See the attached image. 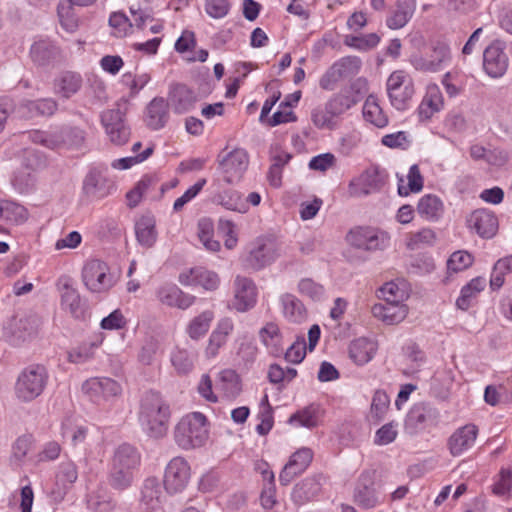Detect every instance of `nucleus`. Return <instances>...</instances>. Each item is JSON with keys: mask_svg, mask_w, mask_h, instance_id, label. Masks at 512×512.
<instances>
[{"mask_svg": "<svg viewBox=\"0 0 512 512\" xmlns=\"http://www.w3.org/2000/svg\"><path fill=\"white\" fill-rule=\"evenodd\" d=\"M170 408L162 396L154 391L145 393L138 414L142 430L151 438L160 439L168 431Z\"/></svg>", "mask_w": 512, "mask_h": 512, "instance_id": "1", "label": "nucleus"}, {"mask_svg": "<svg viewBox=\"0 0 512 512\" xmlns=\"http://www.w3.org/2000/svg\"><path fill=\"white\" fill-rule=\"evenodd\" d=\"M208 420L200 412L183 416L174 428V440L184 450L202 447L208 440Z\"/></svg>", "mask_w": 512, "mask_h": 512, "instance_id": "2", "label": "nucleus"}, {"mask_svg": "<svg viewBox=\"0 0 512 512\" xmlns=\"http://www.w3.org/2000/svg\"><path fill=\"white\" fill-rule=\"evenodd\" d=\"M386 92L389 102L397 111L411 108L415 95V84L412 76L405 70L393 71L386 80Z\"/></svg>", "mask_w": 512, "mask_h": 512, "instance_id": "3", "label": "nucleus"}, {"mask_svg": "<svg viewBox=\"0 0 512 512\" xmlns=\"http://www.w3.org/2000/svg\"><path fill=\"white\" fill-rule=\"evenodd\" d=\"M346 242L353 248L364 252L383 251L390 245V234L378 227L357 226L349 230Z\"/></svg>", "mask_w": 512, "mask_h": 512, "instance_id": "4", "label": "nucleus"}, {"mask_svg": "<svg viewBox=\"0 0 512 512\" xmlns=\"http://www.w3.org/2000/svg\"><path fill=\"white\" fill-rule=\"evenodd\" d=\"M46 381L44 367L32 365L25 368L19 374L15 384L16 397L23 402L34 400L43 392Z\"/></svg>", "mask_w": 512, "mask_h": 512, "instance_id": "5", "label": "nucleus"}, {"mask_svg": "<svg viewBox=\"0 0 512 512\" xmlns=\"http://www.w3.org/2000/svg\"><path fill=\"white\" fill-rule=\"evenodd\" d=\"M362 67V61L357 56H345L335 61L322 75L319 86L326 91H332L344 79L356 76Z\"/></svg>", "mask_w": 512, "mask_h": 512, "instance_id": "6", "label": "nucleus"}, {"mask_svg": "<svg viewBox=\"0 0 512 512\" xmlns=\"http://www.w3.org/2000/svg\"><path fill=\"white\" fill-rule=\"evenodd\" d=\"M82 280L87 289L93 293L107 292L115 284L107 264L98 259H92L85 263L82 269Z\"/></svg>", "mask_w": 512, "mask_h": 512, "instance_id": "7", "label": "nucleus"}, {"mask_svg": "<svg viewBox=\"0 0 512 512\" xmlns=\"http://www.w3.org/2000/svg\"><path fill=\"white\" fill-rule=\"evenodd\" d=\"M280 255L277 241L271 237L257 238L245 259L246 265L253 270H260L273 263Z\"/></svg>", "mask_w": 512, "mask_h": 512, "instance_id": "8", "label": "nucleus"}, {"mask_svg": "<svg viewBox=\"0 0 512 512\" xmlns=\"http://www.w3.org/2000/svg\"><path fill=\"white\" fill-rule=\"evenodd\" d=\"M451 61V52L447 45L438 44L423 54H414L410 58L412 67L420 72L436 73Z\"/></svg>", "mask_w": 512, "mask_h": 512, "instance_id": "9", "label": "nucleus"}, {"mask_svg": "<svg viewBox=\"0 0 512 512\" xmlns=\"http://www.w3.org/2000/svg\"><path fill=\"white\" fill-rule=\"evenodd\" d=\"M219 168L223 174V179L227 184L238 182L249 164V156L246 150L235 148L225 156H219Z\"/></svg>", "mask_w": 512, "mask_h": 512, "instance_id": "10", "label": "nucleus"}, {"mask_svg": "<svg viewBox=\"0 0 512 512\" xmlns=\"http://www.w3.org/2000/svg\"><path fill=\"white\" fill-rule=\"evenodd\" d=\"M190 466L183 457H174L166 466L164 487L170 494L183 491L190 480Z\"/></svg>", "mask_w": 512, "mask_h": 512, "instance_id": "11", "label": "nucleus"}, {"mask_svg": "<svg viewBox=\"0 0 512 512\" xmlns=\"http://www.w3.org/2000/svg\"><path fill=\"white\" fill-rule=\"evenodd\" d=\"M101 122L109 140L118 146L124 145L130 137V128L120 108L110 109L101 114Z\"/></svg>", "mask_w": 512, "mask_h": 512, "instance_id": "12", "label": "nucleus"}, {"mask_svg": "<svg viewBox=\"0 0 512 512\" xmlns=\"http://www.w3.org/2000/svg\"><path fill=\"white\" fill-rule=\"evenodd\" d=\"M257 302V287L254 281L245 276H236L233 283L232 307L238 312L252 309Z\"/></svg>", "mask_w": 512, "mask_h": 512, "instance_id": "13", "label": "nucleus"}, {"mask_svg": "<svg viewBox=\"0 0 512 512\" xmlns=\"http://www.w3.org/2000/svg\"><path fill=\"white\" fill-rule=\"evenodd\" d=\"M57 287L61 296L62 309L76 319L83 318L86 306L74 287L73 280L68 276H62L57 281Z\"/></svg>", "mask_w": 512, "mask_h": 512, "instance_id": "14", "label": "nucleus"}, {"mask_svg": "<svg viewBox=\"0 0 512 512\" xmlns=\"http://www.w3.org/2000/svg\"><path fill=\"white\" fill-rule=\"evenodd\" d=\"M385 179L386 175L383 170L378 167H370L350 182L349 193L354 197L366 196L380 190Z\"/></svg>", "mask_w": 512, "mask_h": 512, "instance_id": "15", "label": "nucleus"}, {"mask_svg": "<svg viewBox=\"0 0 512 512\" xmlns=\"http://www.w3.org/2000/svg\"><path fill=\"white\" fill-rule=\"evenodd\" d=\"M501 41L492 42L483 52V68L492 78L502 77L509 65V59Z\"/></svg>", "mask_w": 512, "mask_h": 512, "instance_id": "16", "label": "nucleus"}, {"mask_svg": "<svg viewBox=\"0 0 512 512\" xmlns=\"http://www.w3.org/2000/svg\"><path fill=\"white\" fill-rule=\"evenodd\" d=\"M83 392L95 402L107 401L121 393L120 385L111 378L94 377L86 380L82 385Z\"/></svg>", "mask_w": 512, "mask_h": 512, "instance_id": "17", "label": "nucleus"}, {"mask_svg": "<svg viewBox=\"0 0 512 512\" xmlns=\"http://www.w3.org/2000/svg\"><path fill=\"white\" fill-rule=\"evenodd\" d=\"M155 295L162 305L180 310L188 309L196 301L194 295L182 291L176 284L172 283L160 285L156 289Z\"/></svg>", "mask_w": 512, "mask_h": 512, "instance_id": "18", "label": "nucleus"}, {"mask_svg": "<svg viewBox=\"0 0 512 512\" xmlns=\"http://www.w3.org/2000/svg\"><path fill=\"white\" fill-rule=\"evenodd\" d=\"M178 281L183 286L201 287L207 291L216 290L220 284V278L216 272L200 266L181 272Z\"/></svg>", "mask_w": 512, "mask_h": 512, "instance_id": "19", "label": "nucleus"}, {"mask_svg": "<svg viewBox=\"0 0 512 512\" xmlns=\"http://www.w3.org/2000/svg\"><path fill=\"white\" fill-rule=\"evenodd\" d=\"M313 459V451L302 447L295 451L279 474V482L283 486L289 485L292 480L302 474Z\"/></svg>", "mask_w": 512, "mask_h": 512, "instance_id": "20", "label": "nucleus"}, {"mask_svg": "<svg viewBox=\"0 0 512 512\" xmlns=\"http://www.w3.org/2000/svg\"><path fill=\"white\" fill-rule=\"evenodd\" d=\"M21 164L27 170L25 172H18L13 178V183L21 191L28 189L33 184L32 172H36L45 166L44 157L32 148H26L22 154Z\"/></svg>", "mask_w": 512, "mask_h": 512, "instance_id": "21", "label": "nucleus"}, {"mask_svg": "<svg viewBox=\"0 0 512 512\" xmlns=\"http://www.w3.org/2000/svg\"><path fill=\"white\" fill-rule=\"evenodd\" d=\"M165 496L159 480L154 477L147 478L141 487L139 506L143 512H157L163 507Z\"/></svg>", "mask_w": 512, "mask_h": 512, "instance_id": "22", "label": "nucleus"}, {"mask_svg": "<svg viewBox=\"0 0 512 512\" xmlns=\"http://www.w3.org/2000/svg\"><path fill=\"white\" fill-rule=\"evenodd\" d=\"M115 189L114 182L97 169L89 171L83 181L84 194L93 200L103 199L111 195Z\"/></svg>", "mask_w": 512, "mask_h": 512, "instance_id": "23", "label": "nucleus"}, {"mask_svg": "<svg viewBox=\"0 0 512 512\" xmlns=\"http://www.w3.org/2000/svg\"><path fill=\"white\" fill-rule=\"evenodd\" d=\"M478 432V427L474 424H466L457 428L447 440L450 454L458 457L471 449L476 442Z\"/></svg>", "mask_w": 512, "mask_h": 512, "instance_id": "24", "label": "nucleus"}, {"mask_svg": "<svg viewBox=\"0 0 512 512\" xmlns=\"http://www.w3.org/2000/svg\"><path fill=\"white\" fill-rule=\"evenodd\" d=\"M444 108V98L438 85L429 84L425 94L416 109L420 122L429 121L436 113Z\"/></svg>", "mask_w": 512, "mask_h": 512, "instance_id": "25", "label": "nucleus"}, {"mask_svg": "<svg viewBox=\"0 0 512 512\" xmlns=\"http://www.w3.org/2000/svg\"><path fill=\"white\" fill-rule=\"evenodd\" d=\"M468 227L480 237L490 239L498 230V220L492 211L478 209L473 211L467 219Z\"/></svg>", "mask_w": 512, "mask_h": 512, "instance_id": "26", "label": "nucleus"}, {"mask_svg": "<svg viewBox=\"0 0 512 512\" xmlns=\"http://www.w3.org/2000/svg\"><path fill=\"white\" fill-rule=\"evenodd\" d=\"M371 313L386 325H396L406 318L408 307L405 304L390 302L376 303L372 306Z\"/></svg>", "mask_w": 512, "mask_h": 512, "instance_id": "27", "label": "nucleus"}, {"mask_svg": "<svg viewBox=\"0 0 512 512\" xmlns=\"http://www.w3.org/2000/svg\"><path fill=\"white\" fill-rule=\"evenodd\" d=\"M325 410L320 404L312 403L299 409L289 418V423L295 427L315 428L322 423Z\"/></svg>", "mask_w": 512, "mask_h": 512, "instance_id": "28", "label": "nucleus"}, {"mask_svg": "<svg viewBox=\"0 0 512 512\" xmlns=\"http://www.w3.org/2000/svg\"><path fill=\"white\" fill-rule=\"evenodd\" d=\"M196 100V96L191 89L186 85L178 84L170 90L167 103L174 113L183 114L194 107Z\"/></svg>", "mask_w": 512, "mask_h": 512, "instance_id": "29", "label": "nucleus"}, {"mask_svg": "<svg viewBox=\"0 0 512 512\" xmlns=\"http://www.w3.org/2000/svg\"><path fill=\"white\" fill-rule=\"evenodd\" d=\"M283 317L290 323L300 324L307 319V310L302 301L291 293L279 297Z\"/></svg>", "mask_w": 512, "mask_h": 512, "instance_id": "30", "label": "nucleus"}, {"mask_svg": "<svg viewBox=\"0 0 512 512\" xmlns=\"http://www.w3.org/2000/svg\"><path fill=\"white\" fill-rule=\"evenodd\" d=\"M377 349L376 341L366 337H360L350 343L349 357L356 365L362 366L373 359Z\"/></svg>", "mask_w": 512, "mask_h": 512, "instance_id": "31", "label": "nucleus"}, {"mask_svg": "<svg viewBox=\"0 0 512 512\" xmlns=\"http://www.w3.org/2000/svg\"><path fill=\"white\" fill-rule=\"evenodd\" d=\"M57 107V102L52 98L26 100L19 105L17 112L25 118L51 116L56 112Z\"/></svg>", "mask_w": 512, "mask_h": 512, "instance_id": "32", "label": "nucleus"}, {"mask_svg": "<svg viewBox=\"0 0 512 512\" xmlns=\"http://www.w3.org/2000/svg\"><path fill=\"white\" fill-rule=\"evenodd\" d=\"M416 210L425 221L437 222L444 214V204L438 196L425 194L418 200Z\"/></svg>", "mask_w": 512, "mask_h": 512, "instance_id": "33", "label": "nucleus"}, {"mask_svg": "<svg viewBox=\"0 0 512 512\" xmlns=\"http://www.w3.org/2000/svg\"><path fill=\"white\" fill-rule=\"evenodd\" d=\"M140 464L141 454L133 445L122 443L114 450L111 465L138 470Z\"/></svg>", "mask_w": 512, "mask_h": 512, "instance_id": "34", "label": "nucleus"}, {"mask_svg": "<svg viewBox=\"0 0 512 512\" xmlns=\"http://www.w3.org/2000/svg\"><path fill=\"white\" fill-rule=\"evenodd\" d=\"M82 82L80 74L66 71L55 78L53 91L56 95L68 99L81 89Z\"/></svg>", "mask_w": 512, "mask_h": 512, "instance_id": "35", "label": "nucleus"}, {"mask_svg": "<svg viewBox=\"0 0 512 512\" xmlns=\"http://www.w3.org/2000/svg\"><path fill=\"white\" fill-rule=\"evenodd\" d=\"M216 387L227 400L236 399L242 391L240 377L232 369H224L218 373Z\"/></svg>", "mask_w": 512, "mask_h": 512, "instance_id": "36", "label": "nucleus"}, {"mask_svg": "<svg viewBox=\"0 0 512 512\" xmlns=\"http://www.w3.org/2000/svg\"><path fill=\"white\" fill-rule=\"evenodd\" d=\"M439 412L428 403L415 404L408 413L407 423L415 429H422L438 419Z\"/></svg>", "mask_w": 512, "mask_h": 512, "instance_id": "37", "label": "nucleus"}, {"mask_svg": "<svg viewBox=\"0 0 512 512\" xmlns=\"http://www.w3.org/2000/svg\"><path fill=\"white\" fill-rule=\"evenodd\" d=\"M168 106L162 97L151 100L146 108V123L149 128L159 130L165 126L169 118Z\"/></svg>", "mask_w": 512, "mask_h": 512, "instance_id": "38", "label": "nucleus"}, {"mask_svg": "<svg viewBox=\"0 0 512 512\" xmlns=\"http://www.w3.org/2000/svg\"><path fill=\"white\" fill-rule=\"evenodd\" d=\"M135 235L141 246L151 248L157 240L155 217L151 214L142 215L135 222Z\"/></svg>", "mask_w": 512, "mask_h": 512, "instance_id": "39", "label": "nucleus"}, {"mask_svg": "<svg viewBox=\"0 0 512 512\" xmlns=\"http://www.w3.org/2000/svg\"><path fill=\"white\" fill-rule=\"evenodd\" d=\"M415 9V0H398L395 9L386 19V25L393 30L404 27L412 18Z\"/></svg>", "mask_w": 512, "mask_h": 512, "instance_id": "40", "label": "nucleus"}, {"mask_svg": "<svg viewBox=\"0 0 512 512\" xmlns=\"http://www.w3.org/2000/svg\"><path fill=\"white\" fill-rule=\"evenodd\" d=\"M354 501L361 507L370 509L375 507L379 500L369 475H361L354 492Z\"/></svg>", "mask_w": 512, "mask_h": 512, "instance_id": "41", "label": "nucleus"}, {"mask_svg": "<svg viewBox=\"0 0 512 512\" xmlns=\"http://www.w3.org/2000/svg\"><path fill=\"white\" fill-rule=\"evenodd\" d=\"M60 53L59 48L50 40L42 39L33 43L30 56L38 65H46L56 59Z\"/></svg>", "mask_w": 512, "mask_h": 512, "instance_id": "42", "label": "nucleus"}, {"mask_svg": "<svg viewBox=\"0 0 512 512\" xmlns=\"http://www.w3.org/2000/svg\"><path fill=\"white\" fill-rule=\"evenodd\" d=\"M486 287V279L484 277L473 278L469 283L462 287L460 295L456 300V306L460 310H468L473 300Z\"/></svg>", "mask_w": 512, "mask_h": 512, "instance_id": "43", "label": "nucleus"}, {"mask_svg": "<svg viewBox=\"0 0 512 512\" xmlns=\"http://www.w3.org/2000/svg\"><path fill=\"white\" fill-rule=\"evenodd\" d=\"M214 317L215 315L212 310H205L199 315L193 317L186 326L187 335L192 340H199L203 338L209 331Z\"/></svg>", "mask_w": 512, "mask_h": 512, "instance_id": "44", "label": "nucleus"}, {"mask_svg": "<svg viewBox=\"0 0 512 512\" xmlns=\"http://www.w3.org/2000/svg\"><path fill=\"white\" fill-rule=\"evenodd\" d=\"M259 337L271 354L279 355L282 352V335L276 323H267L261 328Z\"/></svg>", "mask_w": 512, "mask_h": 512, "instance_id": "45", "label": "nucleus"}, {"mask_svg": "<svg viewBox=\"0 0 512 512\" xmlns=\"http://www.w3.org/2000/svg\"><path fill=\"white\" fill-rule=\"evenodd\" d=\"M39 329V319L34 316L21 318L13 331L12 337L16 344L29 341L37 336Z\"/></svg>", "mask_w": 512, "mask_h": 512, "instance_id": "46", "label": "nucleus"}, {"mask_svg": "<svg viewBox=\"0 0 512 512\" xmlns=\"http://www.w3.org/2000/svg\"><path fill=\"white\" fill-rule=\"evenodd\" d=\"M196 355L185 348L175 347L170 355V361L179 375H186L194 369Z\"/></svg>", "mask_w": 512, "mask_h": 512, "instance_id": "47", "label": "nucleus"}, {"mask_svg": "<svg viewBox=\"0 0 512 512\" xmlns=\"http://www.w3.org/2000/svg\"><path fill=\"white\" fill-rule=\"evenodd\" d=\"M21 137L50 149H56L64 143V135L62 131L46 132L35 130L25 132Z\"/></svg>", "mask_w": 512, "mask_h": 512, "instance_id": "48", "label": "nucleus"}, {"mask_svg": "<svg viewBox=\"0 0 512 512\" xmlns=\"http://www.w3.org/2000/svg\"><path fill=\"white\" fill-rule=\"evenodd\" d=\"M28 219L27 209L15 202L0 200V220L10 224H21Z\"/></svg>", "mask_w": 512, "mask_h": 512, "instance_id": "49", "label": "nucleus"}, {"mask_svg": "<svg viewBox=\"0 0 512 512\" xmlns=\"http://www.w3.org/2000/svg\"><path fill=\"white\" fill-rule=\"evenodd\" d=\"M362 113L367 122H370L378 128H384L389 123L388 117L374 96L367 97L363 105Z\"/></svg>", "mask_w": 512, "mask_h": 512, "instance_id": "50", "label": "nucleus"}, {"mask_svg": "<svg viewBox=\"0 0 512 512\" xmlns=\"http://www.w3.org/2000/svg\"><path fill=\"white\" fill-rule=\"evenodd\" d=\"M407 180L408 182L406 184L403 177H398V194L400 196L406 197L411 193H418L423 189L424 179L417 164L410 167Z\"/></svg>", "mask_w": 512, "mask_h": 512, "instance_id": "51", "label": "nucleus"}, {"mask_svg": "<svg viewBox=\"0 0 512 512\" xmlns=\"http://www.w3.org/2000/svg\"><path fill=\"white\" fill-rule=\"evenodd\" d=\"M136 471L137 470L111 465L109 471L110 486L119 491L128 489L134 481Z\"/></svg>", "mask_w": 512, "mask_h": 512, "instance_id": "52", "label": "nucleus"}, {"mask_svg": "<svg viewBox=\"0 0 512 512\" xmlns=\"http://www.w3.org/2000/svg\"><path fill=\"white\" fill-rule=\"evenodd\" d=\"M378 297L383 299L384 302L404 304V301L408 298V293L404 285L390 281L379 288Z\"/></svg>", "mask_w": 512, "mask_h": 512, "instance_id": "53", "label": "nucleus"}, {"mask_svg": "<svg viewBox=\"0 0 512 512\" xmlns=\"http://www.w3.org/2000/svg\"><path fill=\"white\" fill-rule=\"evenodd\" d=\"M356 103L357 100L351 93L341 91L333 94L326 102V105L331 109L332 114H335L338 118L355 106Z\"/></svg>", "mask_w": 512, "mask_h": 512, "instance_id": "54", "label": "nucleus"}, {"mask_svg": "<svg viewBox=\"0 0 512 512\" xmlns=\"http://www.w3.org/2000/svg\"><path fill=\"white\" fill-rule=\"evenodd\" d=\"M436 241V233L431 228H422L419 231L411 232L407 236L406 246L410 250H418L432 246Z\"/></svg>", "mask_w": 512, "mask_h": 512, "instance_id": "55", "label": "nucleus"}, {"mask_svg": "<svg viewBox=\"0 0 512 512\" xmlns=\"http://www.w3.org/2000/svg\"><path fill=\"white\" fill-rule=\"evenodd\" d=\"M311 120L318 129L333 130L337 126V116L332 114L326 103L313 109Z\"/></svg>", "mask_w": 512, "mask_h": 512, "instance_id": "56", "label": "nucleus"}, {"mask_svg": "<svg viewBox=\"0 0 512 512\" xmlns=\"http://www.w3.org/2000/svg\"><path fill=\"white\" fill-rule=\"evenodd\" d=\"M198 237L203 246L211 252H217L220 249V243L213 239L214 225L208 218L200 219L198 222Z\"/></svg>", "mask_w": 512, "mask_h": 512, "instance_id": "57", "label": "nucleus"}, {"mask_svg": "<svg viewBox=\"0 0 512 512\" xmlns=\"http://www.w3.org/2000/svg\"><path fill=\"white\" fill-rule=\"evenodd\" d=\"M318 491V484L315 480L306 478L297 483L292 490V500L297 504H303L312 498Z\"/></svg>", "mask_w": 512, "mask_h": 512, "instance_id": "58", "label": "nucleus"}, {"mask_svg": "<svg viewBox=\"0 0 512 512\" xmlns=\"http://www.w3.org/2000/svg\"><path fill=\"white\" fill-rule=\"evenodd\" d=\"M390 405V398L387 393L383 390L375 391L371 408H370V416L376 422H380L384 419Z\"/></svg>", "mask_w": 512, "mask_h": 512, "instance_id": "59", "label": "nucleus"}, {"mask_svg": "<svg viewBox=\"0 0 512 512\" xmlns=\"http://www.w3.org/2000/svg\"><path fill=\"white\" fill-rule=\"evenodd\" d=\"M297 290L302 296L309 297L314 301H320L325 296L323 285L311 278H302L297 285Z\"/></svg>", "mask_w": 512, "mask_h": 512, "instance_id": "60", "label": "nucleus"}, {"mask_svg": "<svg viewBox=\"0 0 512 512\" xmlns=\"http://www.w3.org/2000/svg\"><path fill=\"white\" fill-rule=\"evenodd\" d=\"M97 344L94 342L82 343L68 352V360L71 363L82 364L94 357Z\"/></svg>", "mask_w": 512, "mask_h": 512, "instance_id": "61", "label": "nucleus"}, {"mask_svg": "<svg viewBox=\"0 0 512 512\" xmlns=\"http://www.w3.org/2000/svg\"><path fill=\"white\" fill-rule=\"evenodd\" d=\"M219 203L226 209L245 213L248 209L243 202L241 194L235 190H226L218 195Z\"/></svg>", "mask_w": 512, "mask_h": 512, "instance_id": "62", "label": "nucleus"}, {"mask_svg": "<svg viewBox=\"0 0 512 512\" xmlns=\"http://www.w3.org/2000/svg\"><path fill=\"white\" fill-rule=\"evenodd\" d=\"M109 25L112 29V34L117 38L127 36L133 26L130 19L121 12H114L109 18Z\"/></svg>", "mask_w": 512, "mask_h": 512, "instance_id": "63", "label": "nucleus"}, {"mask_svg": "<svg viewBox=\"0 0 512 512\" xmlns=\"http://www.w3.org/2000/svg\"><path fill=\"white\" fill-rule=\"evenodd\" d=\"M473 263V257L467 251H456L447 261L448 273H458L469 268Z\"/></svg>", "mask_w": 512, "mask_h": 512, "instance_id": "64", "label": "nucleus"}]
</instances>
